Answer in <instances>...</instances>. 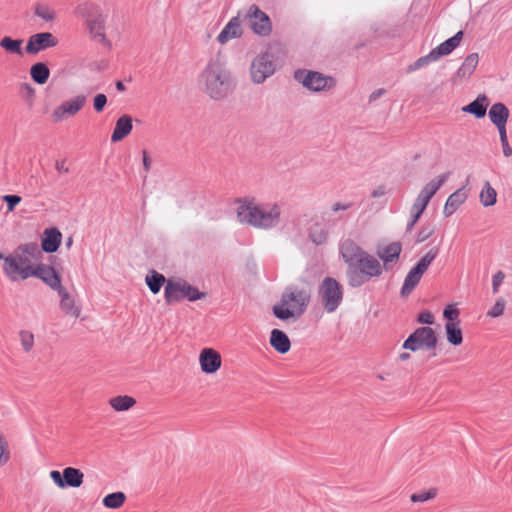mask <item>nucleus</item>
<instances>
[{"label": "nucleus", "instance_id": "f257e3e1", "mask_svg": "<svg viewBox=\"0 0 512 512\" xmlns=\"http://www.w3.org/2000/svg\"><path fill=\"white\" fill-rule=\"evenodd\" d=\"M340 254L347 264L348 284L358 288L383 273L381 262L373 255L364 251L352 239H345L340 245Z\"/></svg>", "mask_w": 512, "mask_h": 512}, {"label": "nucleus", "instance_id": "f03ea898", "mask_svg": "<svg viewBox=\"0 0 512 512\" xmlns=\"http://www.w3.org/2000/svg\"><path fill=\"white\" fill-rule=\"evenodd\" d=\"M199 89L213 100L227 97L233 90V83L226 63L220 58H212L198 76Z\"/></svg>", "mask_w": 512, "mask_h": 512}, {"label": "nucleus", "instance_id": "7ed1b4c3", "mask_svg": "<svg viewBox=\"0 0 512 512\" xmlns=\"http://www.w3.org/2000/svg\"><path fill=\"white\" fill-rule=\"evenodd\" d=\"M40 256L41 251L36 243L21 244L3 258V274L11 282L27 280L33 275V261L38 260Z\"/></svg>", "mask_w": 512, "mask_h": 512}, {"label": "nucleus", "instance_id": "20e7f679", "mask_svg": "<svg viewBox=\"0 0 512 512\" xmlns=\"http://www.w3.org/2000/svg\"><path fill=\"white\" fill-rule=\"evenodd\" d=\"M84 17L85 27L90 39L104 47L110 48L111 41L107 37V13L97 4L90 3L79 7Z\"/></svg>", "mask_w": 512, "mask_h": 512}, {"label": "nucleus", "instance_id": "39448f33", "mask_svg": "<svg viewBox=\"0 0 512 512\" xmlns=\"http://www.w3.org/2000/svg\"><path fill=\"white\" fill-rule=\"evenodd\" d=\"M164 297L167 304L177 303L184 299L197 301L206 297L204 292H200L196 287L190 285L181 278H170L164 289Z\"/></svg>", "mask_w": 512, "mask_h": 512}, {"label": "nucleus", "instance_id": "423d86ee", "mask_svg": "<svg viewBox=\"0 0 512 512\" xmlns=\"http://www.w3.org/2000/svg\"><path fill=\"white\" fill-rule=\"evenodd\" d=\"M279 67L276 57L270 52H262L255 56L249 67L250 79L254 84H262L274 75Z\"/></svg>", "mask_w": 512, "mask_h": 512}, {"label": "nucleus", "instance_id": "0eeeda50", "mask_svg": "<svg viewBox=\"0 0 512 512\" xmlns=\"http://www.w3.org/2000/svg\"><path fill=\"white\" fill-rule=\"evenodd\" d=\"M294 78L313 92L328 91L336 85L333 77L312 70H297L294 73Z\"/></svg>", "mask_w": 512, "mask_h": 512}, {"label": "nucleus", "instance_id": "6e6552de", "mask_svg": "<svg viewBox=\"0 0 512 512\" xmlns=\"http://www.w3.org/2000/svg\"><path fill=\"white\" fill-rule=\"evenodd\" d=\"M449 178V173H443L426 183L415 198L410 212L422 215L427 208L430 200L437 191L445 184Z\"/></svg>", "mask_w": 512, "mask_h": 512}, {"label": "nucleus", "instance_id": "1a4fd4ad", "mask_svg": "<svg viewBox=\"0 0 512 512\" xmlns=\"http://www.w3.org/2000/svg\"><path fill=\"white\" fill-rule=\"evenodd\" d=\"M319 296L324 309L328 313L334 312L342 302L343 289L340 283L331 277H326L319 288Z\"/></svg>", "mask_w": 512, "mask_h": 512}, {"label": "nucleus", "instance_id": "9d476101", "mask_svg": "<svg viewBox=\"0 0 512 512\" xmlns=\"http://www.w3.org/2000/svg\"><path fill=\"white\" fill-rule=\"evenodd\" d=\"M437 345V336L435 331L430 327L417 328L404 341L403 348L411 351L420 349L431 350Z\"/></svg>", "mask_w": 512, "mask_h": 512}, {"label": "nucleus", "instance_id": "9b49d317", "mask_svg": "<svg viewBox=\"0 0 512 512\" xmlns=\"http://www.w3.org/2000/svg\"><path fill=\"white\" fill-rule=\"evenodd\" d=\"M252 32L261 37H267L272 32V22L269 16L257 5H250L245 14Z\"/></svg>", "mask_w": 512, "mask_h": 512}, {"label": "nucleus", "instance_id": "f8f14e48", "mask_svg": "<svg viewBox=\"0 0 512 512\" xmlns=\"http://www.w3.org/2000/svg\"><path fill=\"white\" fill-rule=\"evenodd\" d=\"M86 104L84 95H77L71 99L62 102L51 113V120L54 123H60L70 117L75 116Z\"/></svg>", "mask_w": 512, "mask_h": 512}, {"label": "nucleus", "instance_id": "ddd939ff", "mask_svg": "<svg viewBox=\"0 0 512 512\" xmlns=\"http://www.w3.org/2000/svg\"><path fill=\"white\" fill-rule=\"evenodd\" d=\"M311 288L308 283L294 287L290 291V318L300 316L310 301Z\"/></svg>", "mask_w": 512, "mask_h": 512}, {"label": "nucleus", "instance_id": "4468645a", "mask_svg": "<svg viewBox=\"0 0 512 512\" xmlns=\"http://www.w3.org/2000/svg\"><path fill=\"white\" fill-rule=\"evenodd\" d=\"M281 215V209L277 204H266L258 206L256 228L270 229L275 227Z\"/></svg>", "mask_w": 512, "mask_h": 512}, {"label": "nucleus", "instance_id": "2eb2a0df", "mask_svg": "<svg viewBox=\"0 0 512 512\" xmlns=\"http://www.w3.org/2000/svg\"><path fill=\"white\" fill-rule=\"evenodd\" d=\"M259 203L254 198H244L237 201L236 215L241 224L256 227Z\"/></svg>", "mask_w": 512, "mask_h": 512}, {"label": "nucleus", "instance_id": "dca6fc26", "mask_svg": "<svg viewBox=\"0 0 512 512\" xmlns=\"http://www.w3.org/2000/svg\"><path fill=\"white\" fill-rule=\"evenodd\" d=\"M201 371L204 374H215L222 366L221 354L214 348H203L198 357Z\"/></svg>", "mask_w": 512, "mask_h": 512}, {"label": "nucleus", "instance_id": "f3484780", "mask_svg": "<svg viewBox=\"0 0 512 512\" xmlns=\"http://www.w3.org/2000/svg\"><path fill=\"white\" fill-rule=\"evenodd\" d=\"M244 33L240 12L232 17L221 32L217 36V41L221 45L227 44L229 41L239 39Z\"/></svg>", "mask_w": 512, "mask_h": 512}, {"label": "nucleus", "instance_id": "a211bd4d", "mask_svg": "<svg viewBox=\"0 0 512 512\" xmlns=\"http://www.w3.org/2000/svg\"><path fill=\"white\" fill-rule=\"evenodd\" d=\"M58 43L57 39L50 32L37 33L32 35L27 42L26 52L36 54L41 50L54 47Z\"/></svg>", "mask_w": 512, "mask_h": 512}, {"label": "nucleus", "instance_id": "6ab92c4d", "mask_svg": "<svg viewBox=\"0 0 512 512\" xmlns=\"http://www.w3.org/2000/svg\"><path fill=\"white\" fill-rule=\"evenodd\" d=\"M32 277H37L41 279L44 283H46L50 288H52L55 291H58L63 287L59 275L50 266L42 264L34 265Z\"/></svg>", "mask_w": 512, "mask_h": 512}, {"label": "nucleus", "instance_id": "aec40b11", "mask_svg": "<svg viewBox=\"0 0 512 512\" xmlns=\"http://www.w3.org/2000/svg\"><path fill=\"white\" fill-rule=\"evenodd\" d=\"M402 251L401 244L398 242L390 243L377 252L378 257L382 260V267L386 270L392 268V266L399 260Z\"/></svg>", "mask_w": 512, "mask_h": 512}, {"label": "nucleus", "instance_id": "412c9836", "mask_svg": "<svg viewBox=\"0 0 512 512\" xmlns=\"http://www.w3.org/2000/svg\"><path fill=\"white\" fill-rule=\"evenodd\" d=\"M60 297V308L68 316L78 318L81 314V307L77 304L75 298L65 287L57 291Z\"/></svg>", "mask_w": 512, "mask_h": 512}, {"label": "nucleus", "instance_id": "4be33fe9", "mask_svg": "<svg viewBox=\"0 0 512 512\" xmlns=\"http://www.w3.org/2000/svg\"><path fill=\"white\" fill-rule=\"evenodd\" d=\"M479 63L478 53L469 54L456 71L453 79L455 82H462L471 77Z\"/></svg>", "mask_w": 512, "mask_h": 512}, {"label": "nucleus", "instance_id": "5701e85b", "mask_svg": "<svg viewBox=\"0 0 512 512\" xmlns=\"http://www.w3.org/2000/svg\"><path fill=\"white\" fill-rule=\"evenodd\" d=\"M462 37L463 32L458 31L454 36H452L451 38L447 39L446 41L442 42L437 47L432 49L431 51L434 54L436 60L438 61L441 57L447 56L450 53H452V51L460 45Z\"/></svg>", "mask_w": 512, "mask_h": 512}, {"label": "nucleus", "instance_id": "b1692460", "mask_svg": "<svg viewBox=\"0 0 512 512\" xmlns=\"http://www.w3.org/2000/svg\"><path fill=\"white\" fill-rule=\"evenodd\" d=\"M462 37L463 32L458 31L454 36H452L451 38L447 39L446 41L442 42L437 47L432 49L431 51L434 54L436 60L438 61L441 57L447 56L450 53H452V51L460 45Z\"/></svg>", "mask_w": 512, "mask_h": 512}, {"label": "nucleus", "instance_id": "393cba45", "mask_svg": "<svg viewBox=\"0 0 512 512\" xmlns=\"http://www.w3.org/2000/svg\"><path fill=\"white\" fill-rule=\"evenodd\" d=\"M467 197L468 195L463 188H460L453 192L451 195H449L443 209L444 216L450 217L451 215H453L466 201Z\"/></svg>", "mask_w": 512, "mask_h": 512}, {"label": "nucleus", "instance_id": "a878e982", "mask_svg": "<svg viewBox=\"0 0 512 512\" xmlns=\"http://www.w3.org/2000/svg\"><path fill=\"white\" fill-rule=\"evenodd\" d=\"M489 106V99L485 94H479L475 100L462 107V111L474 115L480 119L486 115Z\"/></svg>", "mask_w": 512, "mask_h": 512}, {"label": "nucleus", "instance_id": "bb28decb", "mask_svg": "<svg viewBox=\"0 0 512 512\" xmlns=\"http://www.w3.org/2000/svg\"><path fill=\"white\" fill-rule=\"evenodd\" d=\"M509 115V109L501 102L494 103L488 111V117L494 126L507 125Z\"/></svg>", "mask_w": 512, "mask_h": 512}, {"label": "nucleus", "instance_id": "cd10ccee", "mask_svg": "<svg viewBox=\"0 0 512 512\" xmlns=\"http://www.w3.org/2000/svg\"><path fill=\"white\" fill-rule=\"evenodd\" d=\"M132 118L128 115L121 116L115 124V128L111 135L112 142H119L124 139L132 131Z\"/></svg>", "mask_w": 512, "mask_h": 512}, {"label": "nucleus", "instance_id": "c85d7f7f", "mask_svg": "<svg viewBox=\"0 0 512 512\" xmlns=\"http://www.w3.org/2000/svg\"><path fill=\"white\" fill-rule=\"evenodd\" d=\"M61 243V233L56 228L46 229L42 238V249L47 253L55 252Z\"/></svg>", "mask_w": 512, "mask_h": 512}, {"label": "nucleus", "instance_id": "c756f323", "mask_svg": "<svg viewBox=\"0 0 512 512\" xmlns=\"http://www.w3.org/2000/svg\"><path fill=\"white\" fill-rule=\"evenodd\" d=\"M108 404L115 412H126L136 405V399L129 395H117L111 397Z\"/></svg>", "mask_w": 512, "mask_h": 512}, {"label": "nucleus", "instance_id": "7c9ffc66", "mask_svg": "<svg viewBox=\"0 0 512 512\" xmlns=\"http://www.w3.org/2000/svg\"><path fill=\"white\" fill-rule=\"evenodd\" d=\"M64 473V488L73 487L78 488L83 484L84 473L77 468L66 467Z\"/></svg>", "mask_w": 512, "mask_h": 512}, {"label": "nucleus", "instance_id": "2f4dec72", "mask_svg": "<svg viewBox=\"0 0 512 512\" xmlns=\"http://www.w3.org/2000/svg\"><path fill=\"white\" fill-rule=\"evenodd\" d=\"M423 274L412 268L404 279V283L401 288V295L407 297L411 294L414 288L419 284Z\"/></svg>", "mask_w": 512, "mask_h": 512}, {"label": "nucleus", "instance_id": "473e14b6", "mask_svg": "<svg viewBox=\"0 0 512 512\" xmlns=\"http://www.w3.org/2000/svg\"><path fill=\"white\" fill-rule=\"evenodd\" d=\"M270 345L279 353L288 352V336L281 330L273 329L270 337Z\"/></svg>", "mask_w": 512, "mask_h": 512}, {"label": "nucleus", "instance_id": "72a5a7b5", "mask_svg": "<svg viewBox=\"0 0 512 512\" xmlns=\"http://www.w3.org/2000/svg\"><path fill=\"white\" fill-rule=\"evenodd\" d=\"M145 282L153 294L159 293L163 284H167L165 276L155 270H151L145 277Z\"/></svg>", "mask_w": 512, "mask_h": 512}, {"label": "nucleus", "instance_id": "f704fd0d", "mask_svg": "<svg viewBox=\"0 0 512 512\" xmlns=\"http://www.w3.org/2000/svg\"><path fill=\"white\" fill-rule=\"evenodd\" d=\"M445 332L447 341L453 346H459L463 343V334L460 323H446Z\"/></svg>", "mask_w": 512, "mask_h": 512}, {"label": "nucleus", "instance_id": "c9c22d12", "mask_svg": "<svg viewBox=\"0 0 512 512\" xmlns=\"http://www.w3.org/2000/svg\"><path fill=\"white\" fill-rule=\"evenodd\" d=\"M480 203L484 207H490L496 204L497 202V192L491 186L490 182L486 181L483 184V187L479 194Z\"/></svg>", "mask_w": 512, "mask_h": 512}, {"label": "nucleus", "instance_id": "e433bc0d", "mask_svg": "<svg viewBox=\"0 0 512 512\" xmlns=\"http://www.w3.org/2000/svg\"><path fill=\"white\" fill-rule=\"evenodd\" d=\"M31 78L38 84H45L50 76V70L44 63H36L30 69Z\"/></svg>", "mask_w": 512, "mask_h": 512}, {"label": "nucleus", "instance_id": "4c0bfd02", "mask_svg": "<svg viewBox=\"0 0 512 512\" xmlns=\"http://www.w3.org/2000/svg\"><path fill=\"white\" fill-rule=\"evenodd\" d=\"M22 44L23 40L21 39H13L9 36H4L0 40V47L6 51L7 53L16 54L22 56Z\"/></svg>", "mask_w": 512, "mask_h": 512}, {"label": "nucleus", "instance_id": "58836bf2", "mask_svg": "<svg viewBox=\"0 0 512 512\" xmlns=\"http://www.w3.org/2000/svg\"><path fill=\"white\" fill-rule=\"evenodd\" d=\"M126 501V495L119 491L106 495L103 498V505L109 509H118L123 506Z\"/></svg>", "mask_w": 512, "mask_h": 512}, {"label": "nucleus", "instance_id": "ea45409f", "mask_svg": "<svg viewBox=\"0 0 512 512\" xmlns=\"http://www.w3.org/2000/svg\"><path fill=\"white\" fill-rule=\"evenodd\" d=\"M438 252V248H431L413 268L419 271L420 273L424 274L428 267L431 265V263L437 257Z\"/></svg>", "mask_w": 512, "mask_h": 512}, {"label": "nucleus", "instance_id": "a19ab883", "mask_svg": "<svg viewBox=\"0 0 512 512\" xmlns=\"http://www.w3.org/2000/svg\"><path fill=\"white\" fill-rule=\"evenodd\" d=\"M309 238L316 245H321L327 240V232L321 227L319 223H315L309 228Z\"/></svg>", "mask_w": 512, "mask_h": 512}, {"label": "nucleus", "instance_id": "79ce46f5", "mask_svg": "<svg viewBox=\"0 0 512 512\" xmlns=\"http://www.w3.org/2000/svg\"><path fill=\"white\" fill-rule=\"evenodd\" d=\"M436 61L437 60H436L434 54L432 53V51H430L427 55L418 58L413 64L409 65L407 67V72L408 73L414 72V71L419 70L425 66H428L430 63L436 62Z\"/></svg>", "mask_w": 512, "mask_h": 512}, {"label": "nucleus", "instance_id": "37998d69", "mask_svg": "<svg viewBox=\"0 0 512 512\" xmlns=\"http://www.w3.org/2000/svg\"><path fill=\"white\" fill-rule=\"evenodd\" d=\"M436 495H437V489L430 488L428 490L413 493L410 496V500L413 503H423V502L434 499L436 497Z\"/></svg>", "mask_w": 512, "mask_h": 512}, {"label": "nucleus", "instance_id": "c03bdc74", "mask_svg": "<svg viewBox=\"0 0 512 512\" xmlns=\"http://www.w3.org/2000/svg\"><path fill=\"white\" fill-rule=\"evenodd\" d=\"M35 15L46 22H51L56 18V12L45 4L36 6Z\"/></svg>", "mask_w": 512, "mask_h": 512}, {"label": "nucleus", "instance_id": "a18cd8bd", "mask_svg": "<svg viewBox=\"0 0 512 512\" xmlns=\"http://www.w3.org/2000/svg\"><path fill=\"white\" fill-rule=\"evenodd\" d=\"M19 340L24 352L29 353L34 347V334L30 331L23 330L19 333Z\"/></svg>", "mask_w": 512, "mask_h": 512}, {"label": "nucleus", "instance_id": "49530a36", "mask_svg": "<svg viewBox=\"0 0 512 512\" xmlns=\"http://www.w3.org/2000/svg\"><path fill=\"white\" fill-rule=\"evenodd\" d=\"M459 309L455 304H449L444 308L443 317L446 320V323H460L459 322Z\"/></svg>", "mask_w": 512, "mask_h": 512}, {"label": "nucleus", "instance_id": "de8ad7c7", "mask_svg": "<svg viewBox=\"0 0 512 512\" xmlns=\"http://www.w3.org/2000/svg\"><path fill=\"white\" fill-rule=\"evenodd\" d=\"M10 461V450L8 441L0 432V466L6 465Z\"/></svg>", "mask_w": 512, "mask_h": 512}, {"label": "nucleus", "instance_id": "09e8293b", "mask_svg": "<svg viewBox=\"0 0 512 512\" xmlns=\"http://www.w3.org/2000/svg\"><path fill=\"white\" fill-rule=\"evenodd\" d=\"M506 307V301L500 297L496 300L494 305L487 311V316L490 318H497L503 315Z\"/></svg>", "mask_w": 512, "mask_h": 512}, {"label": "nucleus", "instance_id": "8fccbe9b", "mask_svg": "<svg viewBox=\"0 0 512 512\" xmlns=\"http://www.w3.org/2000/svg\"><path fill=\"white\" fill-rule=\"evenodd\" d=\"M505 279V273L501 270L497 271L492 276V292L493 294H497L499 292V288L502 285Z\"/></svg>", "mask_w": 512, "mask_h": 512}, {"label": "nucleus", "instance_id": "3c124183", "mask_svg": "<svg viewBox=\"0 0 512 512\" xmlns=\"http://www.w3.org/2000/svg\"><path fill=\"white\" fill-rule=\"evenodd\" d=\"M107 104V97L105 94H97L93 99V107L96 112L100 113L103 111Z\"/></svg>", "mask_w": 512, "mask_h": 512}, {"label": "nucleus", "instance_id": "603ef678", "mask_svg": "<svg viewBox=\"0 0 512 512\" xmlns=\"http://www.w3.org/2000/svg\"><path fill=\"white\" fill-rule=\"evenodd\" d=\"M21 200V197L18 195L3 196V201L7 203V209L10 212L15 209L16 205H18L21 202Z\"/></svg>", "mask_w": 512, "mask_h": 512}, {"label": "nucleus", "instance_id": "864d4df0", "mask_svg": "<svg viewBox=\"0 0 512 512\" xmlns=\"http://www.w3.org/2000/svg\"><path fill=\"white\" fill-rule=\"evenodd\" d=\"M434 320H435L434 315L430 311H427V310L420 312L417 317V321L422 324L431 325L434 323Z\"/></svg>", "mask_w": 512, "mask_h": 512}, {"label": "nucleus", "instance_id": "5fc2aeb1", "mask_svg": "<svg viewBox=\"0 0 512 512\" xmlns=\"http://www.w3.org/2000/svg\"><path fill=\"white\" fill-rule=\"evenodd\" d=\"M50 478L54 482V484L59 488H64V473H60L57 470H52L49 473Z\"/></svg>", "mask_w": 512, "mask_h": 512}, {"label": "nucleus", "instance_id": "6e6d98bb", "mask_svg": "<svg viewBox=\"0 0 512 512\" xmlns=\"http://www.w3.org/2000/svg\"><path fill=\"white\" fill-rule=\"evenodd\" d=\"M274 314L277 318L287 319L288 318V306L283 303L280 306H274Z\"/></svg>", "mask_w": 512, "mask_h": 512}, {"label": "nucleus", "instance_id": "4d7b16f0", "mask_svg": "<svg viewBox=\"0 0 512 512\" xmlns=\"http://www.w3.org/2000/svg\"><path fill=\"white\" fill-rule=\"evenodd\" d=\"M353 207L352 202H336L331 206V211L336 213L339 211H345Z\"/></svg>", "mask_w": 512, "mask_h": 512}, {"label": "nucleus", "instance_id": "13d9d810", "mask_svg": "<svg viewBox=\"0 0 512 512\" xmlns=\"http://www.w3.org/2000/svg\"><path fill=\"white\" fill-rule=\"evenodd\" d=\"M420 217H421L420 215L410 212L409 220H408L407 227H406L407 232H410L413 230V228L415 227V225L418 222V220L420 219Z\"/></svg>", "mask_w": 512, "mask_h": 512}, {"label": "nucleus", "instance_id": "bf43d9fd", "mask_svg": "<svg viewBox=\"0 0 512 512\" xmlns=\"http://www.w3.org/2000/svg\"><path fill=\"white\" fill-rule=\"evenodd\" d=\"M432 234V230L427 228H422L417 235V242H423L428 239Z\"/></svg>", "mask_w": 512, "mask_h": 512}, {"label": "nucleus", "instance_id": "052dcab7", "mask_svg": "<svg viewBox=\"0 0 512 512\" xmlns=\"http://www.w3.org/2000/svg\"><path fill=\"white\" fill-rule=\"evenodd\" d=\"M499 133L500 142L508 141L506 125L495 126Z\"/></svg>", "mask_w": 512, "mask_h": 512}, {"label": "nucleus", "instance_id": "680f3d73", "mask_svg": "<svg viewBox=\"0 0 512 512\" xmlns=\"http://www.w3.org/2000/svg\"><path fill=\"white\" fill-rule=\"evenodd\" d=\"M55 169L59 173H68V171H69L68 167L66 166V161L65 160H58V161H56Z\"/></svg>", "mask_w": 512, "mask_h": 512}, {"label": "nucleus", "instance_id": "e2e57ef3", "mask_svg": "<svg viewBox=\"0 0 512 512\" xmlns=\"http://www.w3.org/2000/svg\"><path fill=\"white\" fill-rule=\"evenodd\" d=\"M386 187L385 186H379L377 188H375L372 193H371V196L373 198H379V197H382L386 194Z\"/></svg>", "mask_w": 512, "mask_h": 512}, {"label": "nucleus", "instance_id": "0e129e2a", "mask_svg": "<svg viewBox=\"0 0 512 512\" xmlns=\"http://www.w3.org/2000/svg\"><path fill=\"white\" fill-rule=\"evenodd\" d=\"M501 146H502L503 155L507 158L510 157L512 155V148L509 145V142L508 141L501 142Z\"/></svg>", "mask_w": 512, "mask_h": 512}, {"label": "nucleus", "instance_id": "69168bd1", "mask_svg": "<svg viewBox=\"0 0 512 512\" xmlns=\"http://www.w3.org/2000/svg\"><path fill=\"white\" fill-rule=\"evenodd\" d=\"M143 165L146 171L150 169V159L146 151H143Z\"/></svg>", "mask_w": 512, "mask_h": 512}, {"label": "nucleus", "instance_id": "338daca9", "mask_svg": "<svg viewBox=\"0 0 512 512\" xmlns=\"http://www.w3.org/2000/svg\"><path fill=\"white\" fill-rule=\"evenodd\" d=\"M384 93H385V90H384V89H378V90L374 91V92L370 95V99H371V100H375V99L379 98L380 96H382Z\"/></svg>", "mask_w": 512, "mask_h": 512}, {"label": "nucleus", "instance_id": "774afa93", "mask_svg": "<svg viewBox=\"0 0 512 512\" xmlns=\"http://www.w3.org/2000/svg\"><path fill=\"white\" fill-rule=\"evenodd\" d=\"M115 86H116V89L120 92H123L126 89V87L122 81H117Z\"/></svg>", "mask_w": 512, "mask_h": 512}]
</instances>
